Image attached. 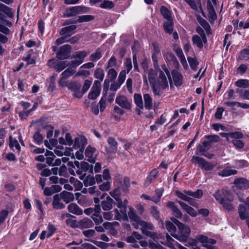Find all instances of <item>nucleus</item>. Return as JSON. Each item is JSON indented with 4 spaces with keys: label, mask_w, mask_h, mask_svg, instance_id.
Instances as JSON below:
<instances>
[{
    "label": "nucleus",
    "mask_w": 249,
    "mask_h": 249,
    "mask_svg": "<svg viewBox=\"0 0 249 249\" xmlns=\"http://www.w3.org/2000/svg\"><path fill=\"white\" fill-rule=\"evenodd\" d=\"M162 70H160L159 76L156 82L151 84L152 91L155 95L160 96L163 89H168V82L166 75L169 80L170 87L173 85L170 69L168 65L164 64L161 65Z\"/></svg>",
    "instance_id": "f257e3e1"
},
{
    "label": "nucleus",
    "mask_w": 249,
    "mask_h": 249,
    "mask_svg": "<svg viewBox=\"0 0 249 249\" xmlns=\"http://www.w3.org/2000/svg\"><path fill=\"white\" fill-rule=\"evenodd\" d=\"M14 17V14L12 9L6 5L0 3V32L4 35H9L10 30L7 27H11L13 23L10 21L6 19L5 18H13Z\"/></svg>",
    "instance_id": "f03ea898"
},
{
    "label": "nucleus",
    "mask_w": 249,
    "mask_h": 249,
    "mask_svg": "<svg viewBox=\"0 0 249 249\" xmlns=\"http://www.w3.org/2000/svg\"><path fill=\"white\" fill-rule=\"evenodd\" d=\"M143 233L144 234L152 239L153 241L155 242V244L157 245H160L159 243H160L161 244H164L165 246L168 247L170 249H187L174 240L167 234L166 235V242L164 244L161 240H160L162 238L161 234H158L156 232L150 231H143Z\"/></svg>",
    "instance_id": "7ed1b4c3"
},
{
    "label": "nucleus",
    "mask_w": 249,
    "mask_h": 249,
    "mask_svg": "<svg viewBox=\"0 0 249 249\" xmlns=\"http://www.w3.org/2000/svg\"><path fill=\"white\" fill-rule=\"evenodd\" d=\"M172 220L177 226L179 230L177 234H174L172 236L180 242L186 241L190 234L191 230L189 227L175 218L172 219Z\"/></svg>",
    "instance_id": "20e7f679"
},
{
    "label": "nucleus",
    "mask_w": 249,
    "mask_h": 249,
    "mask_svg": "<svg viewBox=\"0 0 249 249\" xmlns=\"http://www.w3.org/2000/svg\"><path fill=\"white\" fill-rule=\"evenodd\" d=\"M128 204V201L125 199L123 201L121 198H119V200L117 201V206L119 208L120 211L118 209H115V212L116 213V220H127L128 217L126 214V207Z\"/></svg>",
    "instance_id": "39448f33"
},
{
    "label": "nucleus",
    "mask_w": 249,
    "mask_h": 249,
    "mask_svg": "<svg viewBox=\"0 0 249 249\" xmlns=\"http://www.w3.org/2000/svg\"><path fill=\"white\" fill-rule=\"evenodd\" d=\"M90 8L85 6H76L66 9L64 12V15L66 17H74L78 14L87 13Z\"/></svg>",
    "instance_id": "423d86ee"
},
{
    "label": "nucleus",
    "mask_w": 249,
    "mask_h": 249,
    "mask_svg": "<svg viewBox=\"0 0 249 249\" xmlns=\"http://www.w3.org/2000/svg\"><path fill=\"white\" fill-rule=\"evenodd\" d=\"M213 196L220 204L225 199L230 201H232L233 200V196L228 191L225 189L217 190L213 195Z\"/></svg>",
    "instance_id": "0eeeda50"
},
{
    "label": "nucleus",
    "mask_w": 249,
    "mask_h": 249,
    "mask_svg": "<svg viewBox=\"0 0 249 249\" xmlns=\"http://www.w3.org/2000/svg\"><path fill=\"white\" fill-rule=\"evenodd\" d=\"M211 146L208 142H203L199 144L196 148V154H200L209 159H211L213 157V154L209 153L208 151L211 148Z\"/></svg>",
    "instance_id": "6e6552de"
},
{
    "label": "nucleus",
    "mask_w": 249,
    "mask_h": 249,
    "mask_svg": "<svg viewBox=\"0 0 249 249\" xmlns=\"http://www.w3.org/2000/svg\"><path fill=\"white\" fill-rule=\"evenodd\" d=\"M192 161L195 164H198L202 169L207 171L211 170L213 168V166L211 163L206 161L204 159L197 156L192 157Z\"/></svg>",
    "instance_id": "1a4fd4ad"
},
{
    "label": "nucleus",
    "mask_w": 249,
    "mask_h": 249,
    "mask_svg": "<svg viewBox=\"0 0 249 249\" xmlns=\"http://www.w3.org/2000/svg\"><path fill=\"white\" fill-rule=\"evenodd\" d=\"M47 65L50 68H53L57 72L62 71L68 66L67 61H62L57 62L55 59L49 60Z\"/></svg>",
    "instance_id": "9d476101"
},
{
    "label": "nucleus",
    "mask_w": 249,
    "mask_h": 249,
    "mask_svg": "<svg viewBox=\"0 0 249 249\" xmlns=\"http://www.w3.org/2000/svg\"><path fill=\"white\" fill-rule=\"evenodd\" d=\"M71 47L68 44L62 46L56 53V57L60 60L66 59L69 58Z\"/></svg>",
    "instance_id": "9b49d317"
},
{
    "label": "nucleus",
    "mask_w": 249,
    "mask_h": 249,
    "mask_svg": "<svg viewBox=\"0 0 249 249\" xmlns=\"http://www.w3.org/2000/svg\"><path fill=\"white\" fill-rule=\"evenodd\" d=\"M128 216L131 220L149 229H152V225L150 224H148L146 222L141 221L140 218L137 214L135 211L133 209L130 208L129 212H128Z\"/></svg>",
    "instance_id": "f8f14e48"
},
{
    "label": "nucleus",
    "mask_w": 249,
    "mask_h": 249,
    "mask_svg": "<svg viewBox=\"0 0 249 249\" xmlns=\"http://www.w3.org/2000/svg\"><path fill=\"white\" fill-rule=\"evenodd\" d=\"M213 2L208 0L207 3V10L208 12V17L210 23H213L217 19V15L213 5Z\"/></svg>",
    "instance_id": "ddd939ff"
},
{
    "label": "nucleus",
    "mask_w": 249,
    "mask_h": 249,
    "mask_svg": "<svg viewBox=\"0 0 249 249\" xmlns=\"http://www.w3.org/2000/svg\"><path fill=\"white\" fill-rule=\"evenodd\" d=\"M86 157L88 158L87 160L91 163H94L96 161L97 154L96 153V149L91 146H88L85 152Z\"/></svg>",
    "instance_id": "4468645a"
},
{
    "label": "nucleus",
    "mask_w": 249,
    "mask_h": 249,
    "mask_svg": "<svg viewBox=\"0 0 249 249\" xmlns=\"http://www.w3.org/2000/svg\"><path fill=\"white\" fill-rule=\"evenodd\" d=\"M115 102L122 108L125 109H129L131 108V103L127 98L124 95L117 96L115 99Z\"/></svg>",
    "instance_id": "2eb2a0df"
},
{
    "label": "nucleus",
    "mask_w": 249,
    "mask_h": 249,
    "mask_svg": "<svg viewBox=\"0 0 249 249\" xmlns=\"http://www.w3.org/2000/svg\"><path fill=\"white\" fill-rule=\"evenodd\" d=\"M197 240L202 243L203 246L207 248L210 245H213L216 243V240L212 238H209L208 237L203 235H198L196 237Z\"/></svg>",
    "instance_id": "dca6fc26"
},
{
    "label": "nucleus",
    "mask_w": 249,
    "mask_h": 249,
    "mask_svg": "<svg viewBox=\"0 0 249 249\" xmlns=\"http://www.w3.org/2000/svg\"><path fill=\"white\" fill-rule=\"evenodd\" d=\"M172 81H173L174 85L176 87L180 86L182 84L183 77L181 73H180L177 70H174L172 71Z\"/></svg>",
    "instance_id": "f3484780"
},
{
    "label": "nucleus",
    "mask_w": 249,
    "mask_h": 249,
    "mask_svg": "<svg viewBox=\"0 0 249 249\" xmlns=\"http://www.w3.org/2000/svg\"><path fill=\"white\" fill-rule=\"evenodd\" d=\"M176 194L179 198L189 202L190 204L193 206L197 208L196 203L195 202L194 200L192 198L190 197L189 196L184 192V191L183 192L177 191L176 192Z\"/></svg>",
    "instance_id": "a211bd4d"
},
{
    "label": "nucleus",
    "mask_w": 249,
    "mask_h": 249,
    "mask_svg": "<svg viewBox=\"0 0 249 249\" xmlns=\"http://www.w3.org/2000/svg\"><path fill=\"white\" fill-rule=\"evenodd\" d=\"M177 202L180 205L181 208L190 216L192 217H196L197 216V213L193 208L183 202L178 201Z\"/></svg>",
    "instance_id": "6ab92c4d"
},
{
    "label": "nucleus",
    "mask_w": 249,
    "mask_h": 249,
    "mask_svg": "<svg viewBox=\"0 0 249 249\" xmlns=\"http://www.w3.org/2000/svg\"><path fill=\"white\" fill-rule=\"evenodd\" d=\"M87 143V139L84 136H79L75 139L73 148L74 149L80 148V149H84Z\"/></svg>",
    "instance_id": "aec40b11"
},
{
    "label": "nucleus",
    "mask_w": 249,
    "mask_h": 249,
    "mask_svg": "<svg viewBox=\"0 0 249 249\" xmlns=\"http://www.w3.org/2000/svg\"><path fill=\"white\" fill-rule=\"evenodd\" d=\"M117 75V72L115 69L113 68L109 69L108 73L107 74V77L108 78V80L105 79V80L104 81V87H105V86H106V88L107 89L109 82L113 81L116 78Z\"/></svg>",
    "instance_id": "412c9836"
},
{
    "label": "nucleus",
    "mask_w": 249,
    "mask_h": 249,
    "mask_svg": "<svg viewBox=\"0 0 249 249\" xmlns=\"http://www.w3.org/2000/svg\"><path fill=\"white\" fill-rule=\"evenodd\" d=\"M77 27L75 25H71L61 29L60 31V34L61 36H64L67 37L69 36L74 33V30Z\"/></svg>",
    "instance_id": "4be33fe9"
},
{
    "label": "nucleus",
    "mask_w": 249,
    "mask_h": 249,
    "mask_svg": "<svg viewBox=\"0 0 249 249\" xmlns=\"http://www.w3.org/2000/svg\"><path fill=\"white\" fill-rule=\"evenodd\" d=\"M52 205L53 208L56 210H61L65 207V205L62 202V199L58 194L53 196Z\"/></svg>",
    "instance_id": "5701e85b"
},
{
    "label": "nucleus",
    "mask_w": 249,
    "mask_h": 249,
    "mask_svg": "<svg viewBox=\"0 0 249 249\" xmlns=\"http://www.w3.org/2000/svg\"><path fill=\"white\" fill-rule=\"evenodd\" d=\"M94 224L92 221L88 218H85L80 220L77 223V227L81 229H87L93 227Z\"/></svg>",
    "instance_id": "b1692460"
},
{
    "label": "nucleus",
    "mask_w": 249,
    "mask_h": 249,
    "mask_svg": "<svg viewBox=\"0 0 249 249\" xmlns=\"http://www.w3.org/2000/svg\"><path fill=\"white\" fill-rule=\"evenodd\" d=\"M239 216L241 220H247L249 218V213L243 204H240L238 208Z\"/></svg>",
    "instance_id": "393cba45"
},
{
    "label": "nucleus",
    "mask_w": 249,
    "mask_h": 249,
    "mask_svg": "<svg viewBox=\"0 0 249 249\" xmlns=\"http://www.w3.org/2000/svg\"><path fill=\"white\" fill-rule=\"evenodd\" d=\"M81 180H83L84 184L85 186H89L94 185L95 183V180L93 176H87L85 173L79 177Z\"/></svg>",
    "instance_id": "a878e982"
},
{
    "label": "nucleus",
    "mask_w": 249,
    "mask_h": 249,
    "mask_svg": "<svg viewBox=\"0 0 249 249\" xmlns=\"http://www.w3.org/2000/svg\"><path fill=\"white\" fill-rule=\"evenodd\" d=\"M62 200L66 203L68 204L74 199L73 194L67 191H63L60 194H58Z\"/></svg>",
    "instance_id": "bb28decb"
},
{
    "label": "nucleus",
    "mask_w": 249,
    "mask_h": 249,
    "mask_svg": "<svg viewBox=\"0 0 249 249\" xmlns=\"http://www.w3.org/2000/svg\"><path fill=\"white\" fill-rule=\"evenodd\" d=\"M236 186L242 190H246L249 188V182L246 178H238L234 180Z\"/></svg>",
    "instance_id": "cd10ccee"
},
{
    "label": "nucleus",
    "mask_w": 249,
    "mask_h": 249,
    "mask_svg": "<svg viewBox=\"0 0 249 249\" xmlns=\"http://www.w3.org/2000/svg\"><path fill=\"white\" fill-rule=\"evenodd\" d=\"M114 203V200L109 196H107L106 198L102 201L101 203V207L104 211H109L112 208V205Z\"/></svg>",
    "instance_id": "c85d7f7f"
},
{
    "label": "nucleus",
    "mask_w": 249,
    "mask_h": 249,
    "mask_svg": "<svg viewBox=\"0 0 249 249\" xmlns=\"http://www.w3.org/2000/svg\"><path fill=\"white\" fill-rule=\"evenodd\" d=\"M68 211L74 214L81 215L83 213L82 210L76 204L71 203L68 206Z\"/></svg>",
    "instance_id": "c756f323"
},
{
    "label": "nucleus",
    "mask_w": 249,
    "mask_h": 249,
    "mask_svg": "<svg viewBox=\"0 0 249 249\" xmlns=\"http://www.w3.org/2000/svg\"><path fill=\"white\" fill-rule=\"evenodd\" d=\"M158 171L155 169H153L146 178L144 184V186H148L158 176Z\"/></svg>",
    "instance_id": "7c9ffc66"
},
{
    "label": "nucleus",
    "mask_w": 249,
    "mask_h": 249,
    "mask_svg": "<svg viewBox=\"0 0 249 249\" xmlns=\"http://www.w3.org/2000/svg\"><path fill=\"white\" fill-rule=\"evenodd\" d=\"M188 3L191 7L195 10H197L198 8H200L202 15L206 17L201 7V3L200 0H185Z\"/></svg>",
    "instance_id": "2f4dec72"
},
{
    "label": "nucleus",
    "mask_w": 249,
    "mask_h": 249,
    "mask_svg": "<svg viewBox=\"0 0 249 249\" xmlns=\"http://www.w3.org/2000/svg\"><path fill=\"white\" fill-rule=\"evenodd\" d=\"M87 55V53L85 51L77 52L73 53L71 56V58L76 59L78 62H80L82 64L84 60L85 57Z\"/></svg>",
    "instance_id": "473e14b6"
},
{
    "label": "nucleus",
    "mask_w": 249,
    "mask_h": 249,
    "mask_svg": "<svg viewBox=\"0 0 249 249\" xmlns=\"http://www.w3.org/2000/svg\"><path fill=\"white\" fill-rule=\"evenodd\" d=\"M144 107L146 109L150 110L152 108V99L148 93L143 95Z\"/></svg>",
    "instance_id": "72a5a7b5"
},
{
    "label": "nucleus",
    "mask_w": 249,
    "mask_h": 249,
    "mask_svg": "<svg viewBox=\"0 0 249 249\" xmlns=\"http://www.w3.org/2000/svg\"><path fill=\"white\" fill-rule=\"evenodd\" d=\"M184 192L186 193L189 196H192L195 198H200L203 196V191L201 190L198 189L196 191L190 190H185Z\"/></svg>",
    "instance_id": "f704fd0d"
},
{
    "label": "nucleus",
    "mask_w": 249,
    "mask_h": 249,
    "mask_svg": "<svg viewBox=\"0 0 249 249\" xmlns=\"http://www.w3.org/2000/svg\"><path fill=\"white\" fill-rule=\"evenodd\" d=\"M134 101L137 107H138L140 109H143V103L142 101V96L141 94H134Z\"/></svg>",
    "instance_id": "c9c22d12"
},
{
    "label": "nucleus",
    "mask_w": 249,
    "mask_h": 249,
    "mask_svg": "<svg viewBox=\"0 0 249 249\" xmlns=\"http://www.w3.org/2000/svg\"><path fill=\"white\" fill-rule=\"evenodd\" d=\"M222 137L227 136V140L228 138H233L234 139H241L243 137V134L241 132H234L232 133H223L222 135Z\"/></svg>",
    "instance_id": "e433bc0d"
},
{
    "label": "nucleus",
    "mask_w": 249,
    "mask_h": 249,
    "mask_svg": "<svg viewBox=\"0 0 249 249\" xmlns=\"http://www.w3.org/2000/svg\"><path fill=\"white\" fill-rule=\"evenodd\" d=\"M192 41L193 44L196 45L199 48H202L203 46L204 40L201 36L194 35L192 37Z\"/></svg>",
    "instance_id": "4c0bfd02"
},
{
    "label": "nucleus",
    "mask_w": 249,
    "mask_h": 249,
    "mask_svg": "<svg viewBox=\"0 0 249 249\" xmlns=\"http://www.w3.org/2000/svg\"><path fill=\"white\" fill-rule=\"evenodd\" d=\"M197 20L199 24L204 28L207 34H211V27L207 21L201 18H199Z\"/></svg>",
    "instance_id": "58836bf2"
},
{
    "label": "nucleus",
    "mask_w": 249,
    "mask_h": 249,
    "mask_svg": "<svg viewBox=\"0 0 249 249\" xmlns=\"http://www.w3.org/2000/svg\"><path fill=\"white\" fill-rule=\"evenodd\" d=\"M160 12L163 17L167 20V21L173 20L171 12L165 7L161 6L160 8Z\"/></svg>",
    "instance_id": "ea45409f"
},
{
    "label": "nucleus",
    "mask_w": 249,
    "mask_h": 249,
    "mask_svg": "<svg viewBox=\"0 0 249 249\" xmlns=\"http://www.w3.org/2000/svg\"><path fill=\"white\" fill-rule=\"evenodd\" d=\"M235 85L239 88L246 89L249 87V80L246 79L238 80L235 83Z\"/></svg>",
    "instance_id": "a19ab883"
},
{
    "label": "nucleus",
    "mask_w": 249,
    "mask_h": 249,
    "mask_svg": "<svg viewBox=\"0 0 249 249\" xmlns=\"http://www.w3.org/2000/svg\"><path fill=\"white\" fill-rule=\"evenodd\" d=\"M45 156L46 157V163L49 165H53V161L55 157L52 151L47 150Z\"/></svg>",
    "instance_id": "79ce46f5"
},
{
    "label": "nucleus",
    "mask_w": 249,
    "mask_h": 249,
    "mask_svg": "<svg viewBox=\"0 0 249 249\" xmlns=\"http://www.w3.org/2000/svg\"><path fill=\"white\" fill-rule=\"evenodd\" d=\"M114 7V3L111 1L107 0H104L100 4V7L102 9H111Z\"/></svg>",
    "instance_id": "37998d69"
},
{
    "label": "nucleus",
    "mask_w": 249,
    "mask_h": 249,
    "mask_svg": "<svg viewBox=\"0 0 249 249\" xmlns=\"http://www.w3.org/2000/svg\"><path fill=\"white\" fill-rule=\"evenodd\" d=\"M100 89H95V88H91L88 95L89 98L92 100L96 99L100 95Z\"/></svg>",
    "instance_id": "c03bdc74"
},
{
    "label": "nucleus",
    "mask_w": 249,
    "mask_h": 249,
    "mask_svg": "<svg viewBox=\"0 0 249 249\" xmlns=\"http://www.w3.org/2000/svg\"><path fill=\"white\" fill-rule=\"evenodd\" d=\"M236 92L239 94L240 97L243 100H249V89L243 90L239 89H236Z\"/></svg>",
    "instance_id": "a18cd8bd"
},
{
    "label": "nucleus",
    "mask_w": 249,
    "mask_h": 249,
    "mask_svg": "<svg viewBox=\"0 0 249 249\" xmlns=\"http://www.w3.org/2000/svg\"><path fill=\"white\" fill-rule=\"evenodd\" d=\"M90 74V72L89 71L83 70L82 68H81V67L79 68L78 71L75 73L74 76V77H76L78 76H81L83 78H85L89 76Z\"/></svg>",
    "instance_id": "49530a36"
},
{
    "label": "nucleus",
    "mask_w": 249,
    "mask_h": 249,
    "mask_svg": "<svg viewBox=\"0 0 249 249\" xmlns=\"http://www.w3.org/2000/svg\"><path fill=\"white\" fill-rule=\"evenodd\" d=\"M148 74V78L150 84L156 82L155 80L157 75V72L152 69H149L146 72Z\"/></svg>",
    "instance_id": "de8ad7c7"
},
{
    "label": "nucleus",
    "mask_w": 249,
    "mask_h": 249,
    "mask_svg": "<svg viewBox=\"0 0 249 249\" xmlns=\"http://www.w3.org/2000/svg\"><path fill=\"white\" fill-rule=\"evenodd\" d=\"M107 142L110 146L111 149L115 152L117 149V142L113 137H109L107 139Z\"/></svg>",
    "instance_id": "09e8293b"
},
{
    "label": "nucleus",
    "mask_w": 249,
    "mask_h": 249,
    "mask_svg": "<svg viewBox=\"0 0 249 249\" xmlns=\"http://www.w3.org/2000/svg\"><path fill=\"white\" fill-rule=\"evenodd\" d=\"M205 138L207 139V141L205 142H208L211 146L213 143L218 142L220 139L217 135H207L205 136Z\"/></svg>",
    "instance_id": "8fccbe9b"
},
{
    "label": "nucleus",
    "mask_w": 249,
    "mask_h": 249,
    "mask_svg": "<svg viewBox=\"0 0 249 249\" xmlns=\"http://www.w3.org/2000/svg\"><path fill=\"white\" fill-rule=\"evenodd\" d=\"M81 84L78 82H71L69 83L67 88L68 89L74 91L76 90L80 89Z\"/></svg>",
    "instance_id": "3c124183"
},
{
    "label": "nucleus",
    "mask_w": 249,
    "mask_h": 249,
    "mask_svg": "<svg viewBox=\"0 0 249 249\" xmlns=\"http://www.w3.org/2000/svg\"><path fill=\"white\" fill-rule=\"evenodd\" d=\"M237 173V171L235 170L224 169L219 173V175L222 177H227L231 175H235Z\"/></svg>",
    "instance_id": "603ef678"
},
{
    "label": "nucleus",
    "mask_w": 249,
    "mask_h": 249,
    "mask_svg": "<svg viewBox=\"0 0 249 249\" xmlns=\"http://www.w3.org/2000/svg\"><path fill=\"white\" fill-rule=\"evenodd\" d=\"M94 19V16L92 15H87L79 16L76 22L79 23L83 22H88Z\"/></svg>",
    "instance_id": "864d4df0"
},
{
    "label": "nucleus",
    "mask_w": 249,
    "mask_h": 249,
    "mask_svg": "<svg viewBox=\"0 0 249 249\" xmlns=\"http://www.w3.org/2000/svg\"><path fill=\"white\" fill-rule=\"evenodd\" d=\"M105 73L104 70L101 68L97 69L94 72V76L100 81H102L104 79Z\"/></svg>",
    "instance_id": "5fc2aeb1"
},
{
    "label": "nucleus",
    "mask_w": 249,
    "mask_h": 249,
    "mask_svg": "<svg viewBox=\"0 0 249 249\" xmlns=\"http://www.w3.org/2000/svg\"><path fill=\"white\" fill-rule=\"evenodd\" d=\"M163 26L164 30L166 33L170 34L172 33L173 30V20L165 22L164 23Z\"/></svg>",
    "instance_id": "6e6d98bb"
},
{
    "label": "nucleus",
    "mask_w": 249,
    "mask_h": 249,
    "mask_svg": "<svg viewBox=\"0 0 249 249\" xmlns=\"http://www.w3.org/2000/svg\"><path fill=\"white\" fill-rule=\"evenodd\" d=\"M76 72V71L74 69H71V68H68L66 70H65L61 74V76H64L67 78L73 75Z\"/></svg>",
    "instance_id": "4d7b16f0"
},
{
    "label": "nucleus",
    "mask_w": 249,
    "mask_h": 249,
    "mask_svg": "<svg viewBox=\"0 0 249 249\" xmlns=\"http://www.w3.org/2000/svg\"><path fill=\"white\" fill-rule=\"evenodd\" d=\"M166 228L167 230L170 232L171 234L174 235L176 230L175 225L170 221H167L166 222Z\"/></svg>",
    "instance_id": "13d9d810"
},
{
    "label": "nucleus",
    "mask_w": 249,
    "mask_h": 249,
    "mask_svg": "<svg viewBox=\"0 0 249 249\" xmlns=\"http://www.w3.org/2000/svg\"><path fill=\"white\" fill-rule=\"evenodd\" d=\"M9 146L11 149L14 150V147H15L18 151L20 150V146L17 140H12V136L10 137V144Z\"/></svg>",
    "instance_id": "bf43d9fd"
},
{
    "label": "nucleus",
    "mask_w": 249,
    "mask_h": 249,
    "mask_svg": "<svg viewBox=\"0 0 249 249\" xmlns=\"http://www.w3.org/2000/svg\"><path fill=\"white\" fill-rule=\"evenodd\" d=\"M57 143V141L55 139H51L49 141L46 140L44 141L45 145L50 149H53Z\"/></svg>",
    "instance_id": "052dcab7"
},
{
    "label": "nucleus",
    "mask_w": 249,
    "mask_h": 249,
    "mask_svg": "<svg viewBox=\"0 0 249 249\" xmlns=\"http://www.w3.org/2000/svg\"><path fill=\"white\" fill-rule=\"evenodd\" d=\"M33 138L35 142L37 144L40 145L42 143L43 137L39 132H36L33 136Z\"/></svg>",
    "instance_id": "680f3d73"
},
{
    "label": "nucleus",
    "mask_w": 249,
    "mask_h": 249,
    "mask_svg": "<svg viewBox=\"0 0 249 249\" xmlns=\"http://www.w3.org/2000/svg\"><path fill=\"white\" fill-rule=\"evenodd\" d=\"M102 57V53L99 51H97L95 53H91L89 56L90 60L94 62L98 61Z\"/></svg>",
    "instance_id": "e2e57ef3"
},
{
    "label": "nucleus",
    "mask_w": 249,
    "mask_h": 249,
    "mask_svg": "<svg viewBox=\"0 0 249 249\" xmlns=\"http://www.w3.org/2000/svg\"><path fill=\"white\" fill-rule=\"evenodd\" d=\"M116 213L115 212V209L111 212H105L103 213L104 218L107 220H110L112 219L113 216H115V219H116Z\"/></svg>",
    "instance_id": "0e129e2a"
},
{
    "label": "nucleus",
    "mask_w": 249,
    "mask_h": 249,
    "mask_svg": "<svg viewBox=\"0 0 249 249\" xmlns=\"http://www.w3.org/2000/svg\"><path fill=\"white\" fill-rule=\"evenodd\" d=\"M127 72H126V71L124 70H122L121 72L119 73L117 82L120 84L121 85L124 83V80L125 79L126 77V74Z\"/></svg>",
    "instance_id": "69168bd1"
},
{
    "label": "nucleus",
    "mask_w": 249,
    "mask_h": 249,
    "mask_svg": "<svg viewBox=\"0 0 249 249\" xmlns=\"http://www.w3.org/2000/svg\"><path fill=\"white\" fill-rule=\"evenodd\" d=\"M109 194L116 201L119 200L120 192L119 188H115L113 191L110 192Z\"/></svg>",
    "instance_id": "338daca9"
},
{
    "label": "nucleus",
    "mask_w": 249,
    "mask_h": 249,
    "mask_svg": "<svg viewBox=\"0 0 249 249\" xmlns=\"http://www.w3.org/2000/svg\"><path fill=\"white\" fill-rule=\"evenodd\" d=\"M150 213L155 219H159L160 218V212L157 207H152L150 209Z\"/></svg>",
    "instance_id": "774afa93"
}]
</instances>
